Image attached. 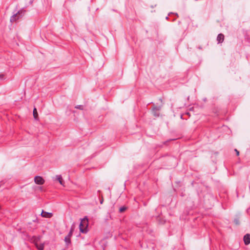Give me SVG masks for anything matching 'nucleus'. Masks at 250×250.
Listing matches in <instances>:
<instances>
[{"instance_id":"2","label":"nucleus","mask_w":250,"mask_h":250,"mask_svg":"<svg viewBox=\"0 0 250 250\" xmlns=\"http://www.w3.org/2000/svg\"><path fill=\"white\" fill-rule=\"evenodd\" d=\"M74 226L72 225L71 227L70 230L68 234L64 238V241L67 245H68L71 243V237L72 235L73 232L74 230Z\"/></svg>"},{"instance_id":"13","label":"nucleus","mask_w":250,"mask_h":250,"mask_svg":"<svg viewBox=\"0 0 250 250\" xmlns=\"http://www.w3.org/2000/svg\"><path fill=\"white\" fill-rule=\"evenodd\" d=\"M235 151L236 152L237 155H238L239 154V151L237 149H235Z\"/></svg>"},{"instance_id":"14","label":"nucleus","mask_w":250,"mask_h":250,"mask_svg":"<svg viewBox=\"0 0 250 250\" xmlns=\"http://www.w3.org/2000/svg\"><path fill=\"white\" fill-rule=\"evenodd\" d=\"M234 222L236 224H238V221L237 220H234Z\"/></svg>"},{"instance_id":"1","label":"nucleus","mask_w":250,"mask_h":250,"mask_svg":"<svg viewBox=\"0 0 250 250\" xmlns=\"http://www.w3.org/2000/svg\"><path fill=\"white\" fill-rule=\"evenodd\" d=\"M88 223L87 218H84L81 220V222L79 225L80 232L83 233H86L88 232Z\"/></svg>"},{"instance_id":"10","label":"nucleus","mask_w":250,"mask_h":250,"mask_svg":"<svg viewBox=\"0 0 250 250\" xmlns=\"http://www.w3.org/2000/svg\"><path fill=\"white\" fill-rule=\"evenodd\" d=\"M33 116L35 119L38 118V113L36 108H34L33 110Z\"/></svg>"},{"instance_id":"5","label":"nucleus","mask_w":250,"mask_h":250,"mask_svg":"<svg viewBox=\"0 0 250 250\" xmlns=\"http://www.w3.org/2000/svg\"><path fill=\"white\" fill-rule=\"evenodd\" d=\"M53 178H54V180L58 181L61 185H62L63 186H64V183L63 182L62 178V177L61 175H56Z\"/></svg>"},{"instance_id":"12","label":"nucleus","mask_w":250,"mask_h":250,"mask_svg":"<svg viewBox=\"0 0 250 250\" xmlns=\"http://www.w3.org/2000/svg\"><path fill=\"white\" fill-rule=\"evenodd\" d=\"M126 209V208L125 207H121L119 209V211L120 212H124L125 210Z\"/></svg>"},{"instance_id":"9","label":"nucleus","mask_w":250,"mask_h":250,"mask_svg":"<svg viewBox=\"0 0 250 250\" xmlns=\"http://www.w3.org/2000/svg\"><path fill=\"white\" fill-rule=\"evenodd\" d=\"M20 14V12H18L17 14H15L13 16L11 17L10 21L11 22L15 21L17 19H18L19 17L18 16V15Z\"/></svg>"},{"instance_id":"8","label":"nucleus","mask_w":250,"mask_h":250,"mask_svg":"<svg viewBox=\"0 0 250 250\" xmlns=\"http://www.w3.org/2000/svg\"><path fill=\"white\" fill-rule=\"evenodd\" d=\"M224 39V35L222 34H219L217 37V41L218 43H221L223 42Z\"/></svg>"},{"instance_id":"3","label":"nucleus","mask_w":250,"mask_h":250,"mask_svg":"<svg viewBox=\"0 0 250 250\" xmlns=\"http://www.w3.org/2000/svg\"><path fill=\"white\" fill-rule=\"evenodd\" d=\"M40 238H36L34 240L35 245L38 250H43L44 243H39Z\"/></svg>"},{"instance_id":"11","label":"nucleus","mask_w":250,"mask_h":250,"mask_svg":"<svg viewBox=\"0 0 250 250\" xmlns=\"http://www.w3.org/2000/svg\"><path fill=\"white\" fill-rule=\"evenodd\" d=\"M6 79L5 74L0 73V80H4Z\"/></svg>"},{"instance_id":"6","label":"nucleus","mask_w":250,"mask_h":250,"mask_svg":"<svg viewBox=\"0 0 250 250\" xmlns=\"http://www.w3.org/2000/svg\"><path fill=\"white\" fill-rule=\"evenodd\" d=\"M244 241L245 245H248L250 243V235L249 234H246L244 237Z\"/></svg>"},{"instance_id":"7","label":"nucleus","mask_w":250,"mask_h":250,"mask_svg":"<svg viewBox=\"0 0 250 250\" xmlns=\"http://www.w3.org/2000/svg\"><path fill=\"white\" fill-rule=\"evenodd\" d=\"M41 215L43 217L45 218H51L53 216L52 213L43 211H42Z\"/></svg>"},{"instance_id":"4","label":"nucleus","mask_w":250,"mask_h":250,"mask_svg":"<svg viewBox=\"0 0 250 250\" xmlns=\"http://www.w3.org/2000/svg\"><path fill=\"white\" fill-rule=\"evenodd\" d=\"M34 181L35 183L38 185H43L45 182L43 178L40 176H35Z\"/></svg>"}]
</instances>
